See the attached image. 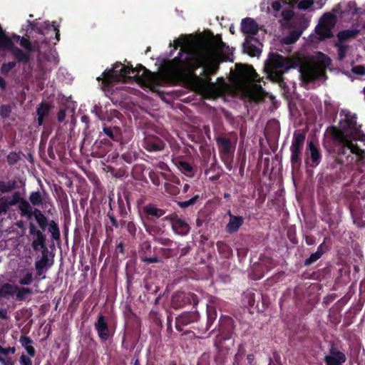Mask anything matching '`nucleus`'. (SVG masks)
Returning <instances> with one entry per match:
<instances>
[{
    "label": "nucleus",
    "mask_w": 365,
    "mask_h": 365,
    "mask_svg": "<svg viewBox=\"0 0 365 365\" xmlns=\"http://www.w3.org/2000/svg\"><path fill=\"white\" fill-rule=\"evenodd\" d=\"M220 63L219 56L207 47H182L178 56L167 62L160 76L141 64L133 68L131 64L125 66L117 61L96 79L104 88H110L116 82L127 83L132 78L138 83L154 86L158 85L160 78L167 83H183L197 87L203 82L212 84L211 76L217 73Z\"/></svg>",
    "instance_id": "1"
},
{
    "label": "nucleus",
    "mask_w": 365,
    "mask_h": 365,
    "mask_svg": "<svg viewBox=\"0 0 365 365\" xmlns=\"http://www.w3.org/2000/svg\"><path fill=\"white\" fill-rule=\"evenodd\" d=\"M331 136L339 148L338 160L342 164L362 163L365 160V150L361 149L353 141H365V134L360 130L355 115H346L340 121V128H333Z\"/></svg>",
    "instance_id": "2"
},
{
    "label": "nucleus",
    "mask_w": 365,
    "mask_h": 365,
    "mask_svg": "<svg viewBox=\"0 0 365 365\" xmlns=\"http://www.w3.org/2000/svg\"><path fill=\"white\" fill-rule=\"evenodd\" d=\"M322 55V63H303L299 66V71L303 83L309 84L326 76V67L330 63L331 59L323 53Z\"/></svg>",
    "instance_id": "3"
},
{
    "label": "nucleus",
    "mask_w": 365,
    "mask_h": 365,
    "mask_svg": "<svg viewBox=\"0 0 365 365\" xmlns=\"http://www.w3.org/2000/svg\"><path fill=\"white\" fill-rule=\"evenodd\" d=\"M306 138V134L296 130L294 133L292 145L290 146V163L292 168H298L302 164V150Z\"/></svg>",
    "instance_id": "4"
},
{
    "label": "nucleus",
    "mask_w": 365,
    "mask_h": 365,
    "mask_svg": "<svg viewBox=\"0 0 365 365\" xmlns=\"http://www.w3.org/2000/svg\"><path fill=\"white\" fill-rule=\"evenodd\" d=\"M242 302L245 307L244 312L247 309L250 314H253L255 312H262L264 309L262 294L257 293L256 295L252 290L247 289L242 294Z\"/></svg>",
    "instance_id": "5"
},
{
    "label": "nucleus",
    "mask_w": 365,
    "mask_h": 365,
    "mask_svg": "<svg viewBox=\"0 0 365 365\" xmlns=\"http://www.w3.org/2000/svg\"><path fill=\"white\" fill-rule=\"evenodd\" d=\"M164 221H167L170 224L171 229L174 234L186 236L190 231V226L187 220L177 212H173L164 217Z\"/></svg>",
    "instance_id": "6"
},
{
    "label": "nucleus",
    "mask_w": 365,
    "mask_h": 365,
    "mask_svg": "<svg viewBox=\"0 0 365 365\" xmlns=\"http://www.w3.org/2000/svg\"><path fill=\"white\" fill-rule=\"evenodd\" d=\"M197 303L198 297L194 293L177 291L172 296L171 305L175 309L182 308L186 305H192L194 307Z\"/></svg>",
    "instance_id": "7"
},
{
    "label": "nucleus",
    "mask_w": 365,
    "mask_h": 365,
    "mask_svg": "<svg viewBox=\"0 0 365 365\" xmlns=\"http://www.w3.org/2000/svg\"><path fill=\"white\" fill-rule=\"evenodd\" d=\"M166 212L167 209L154 202L148 203L143 207V216L148 222H155L164 216Z\"/></svg>",
    "instance_id": "8"
},
{
    "label": "nucleus",
    "mask_w": 365,
    "mask_h": 365,
    "mask_svg": "<svg viewBox=\"0 0 365 365\" xmlns=\"http://www.w3.org/2000/svg\"><path fill=\"white\" fill-rule=\"evenodd\" d=\"M29 234L35 236L31 242L32 249L35 252H38L40 249L41 251L48 250L46 244V235L40 230H38L33 222L29 223Z\"/></svg>",
    "instance_id": "9"
},
{
    "label": "nucleus",
    "mask_w": 365,
    "mask_h": 365,
    "mask_svg": "<svg viewBox=\"0 0 365 365\" xmlns=\"http://www.w3.org/2000/svg\"><path fill=\"white\" fill-rule=\"evenodd\" d=\"M143 146L148 152H158L164 150L165 143L155 135L146 134L143 138Z\"/></svg>",
    "instance_id": "10"
},
{
    "label": "nucleus",
    "mask_w": 365,
    "mask_h": 365,
    "mask_svg": "<svg viewBox=\"0 0 365 365\" xmlns=\"http://www.w3.org/2000/svg\"><path fill=\"white\" fill-rule=\"evenodd\" d=\"M100 138L96 140L92 146V154L96 158H103L109 153L113 148L112 143L106 138Z\"/></svg>",
    "instance_id": "11"
},
{
    "label": "nucleus",
    "mask_w": 365,
    "mask_h": 365,
    "mask_svg": "<svg viewBox=\"0 0 365 365\" xmlns=\"http://www.w3.org/2000/svg\"><path fill=\"white\" fill-rule=\"evenodd\" d=\"M216 143L221 159L233 158L235 147L232 146L230 138L225 136H218L216 138Z\"/></svg>",
    "instance_id": "12"
},
{
    "label": "nucleus",
    "mask_w": 365,
    "mask_h": 365,
    "mask_svg": "<svg viewBox=\"0 0 365 365\" xmlns=\"http://www.w3.org/2000/svg\"><path fill=\"white\" fill-rule=\"evenodd\" d=\"M346 360L344 353L339 351L338 349L331 344L329 354L324 357L327 365H342Z\"/></svg>",
    "instance_id": "13"
},
{
    "label": "nucleus",
    "mask_w": 365,
    "mask_h": 365,
    "mask_svg": "<svg viewBox=\"0 0 365 365\" xmlns=\"http://www.w3.org/2000/svg\"><path fill=\"white\" fill-rule=\"evenodd\" d=\"M268 65L272 68L284 69V71L289 70L290 68H294L291 65V61L282 56L279 53H272L269 56Z\"/></svg>",
    "instance_id": "14"
},
{
    "label": "nucleus",
    "mask_w": 365,
    "mask_h": 365,
    "mask_svg": "<svg viewBox=\"0 0 365 365\" xmlns=\"http://www.w3.org/2000/svg\"><path fill=\"white\" fill-rule=\"evenodd\" d=\"M160 175L168 181L164 184L165 192L172 195H178L180 193V188L178 187V185L180 184V179L175 175H168L164 173H160Z\"/></svg>",
    "instance_id": "15"
},
{
    "label": "nucleus",
    "mask_w": 365,
    "mask_h": 365,
    "mask_svg": "<svg viewBox=\"0 0 365 365\" xmlns=\"http://www.w3.org/2000/svg\"><path fill=\"white\" fill-rule=\"evenodd\" d=\"M227 215L230 217V220L225 227V230L229 234H234L244 224V218L242 216L232 214L230 210L228 211Z\"/></svg>",
    "instance_id": "16"
},
{
    "label": "nucleus",
    "mask_w": 365,
    "mask_h": 365,
    "mask_svg": "<svg viewBox=\"0 0 365 365\" xmlns=\"http://www.w3.org/2000/svg\"><path fill=\"white\" fill-rule=\"evenodd\" d=\"M236 69L242 78L257 81L258 74L252 66L237 64Z\"/></svg>",
    "instance_id": "17"
},
{
    "label": "nucleus",
    "mask_w": 365,
    "mask_h": 365,
    "mask_svg": "<svg viewBox=\"0 0 365 365\" xmlns=\"http://www.w3.org/2000/svg\"><path fill=\"white\" fill-rule=\"evenodd\" d=\"M241 31L245 34L256 35L259 31V26L253 19L247 17L242 20Z\"/></svg>",
    "instance_id": "18"
},
{
    "label": "nucleus",
    "mask_w": 365,
    "mask_h": 365,
    "mask_svg": "<svg viewBox=\"0 0 365 365\" xmlns=\"http://www.w3.org/2000/svg\"><path fill=\"white\" fill-rule=\"evenodd\" d=\"M309 150L312 167H317L322 161V154L319 148L314 145L313 141H309L307 144Z\"/></svg>",
    "instance_id": "19"
},
{
    "label": "nucleus",
    "mask_w": 365,
    "mask_h": 365,
    "mask_svg": "<svg viewBox=\"0 0 365 365\" xmlns=\"http://www.w3.org/2000/svg\"><path fill=\"white\" fill-rule=\"evenodd\" d=\"M253 41H257V38L247 36H246L245 43H243V48L245 53L252 57L257 56L261 53L260 50L252 43Z\"/></svg>",
    "instance_id": "20"
},
{
    "label": "nucleus",
    "mask_w": 365,
    "mask_h": 365,
    "mask_svg": "<svg viewBox=\"0 0 365 365\" xmlns=\"http://www.w3.org/2000/svg\"><path fill=\"white\" fill-rule=\"evenodd\" d=\"M19 210L21 217H26L28 220H31L33 217L34 209L32 207L31 204L24 198L19 203Z\"/></svg>",
    "instance_id": "21"
},
{
    "label": "nucleus",
    "mask_w": 365,
    "mask_h": 365,
    "mask_svg": "<svg viewBox=\"0 0 365 365\" xmlns=\"http://www.w3.org/2000/svg\"><path fill=\"white\" fill-rule=\"evenodd\" d=\"M95 328L101 339L107 340L108 339L110 331L106 321H96Z\"/></svg>",
    "instance_id": "22"
},
{
    "label": "nucleus",
    "mask_w": 365,
    "mask_h": 365,
    "mask_svg": "<svg viewBox=\"0 0 365 365\" xmlns=\"http://www.w3.org/2000/svg\"><path fill=\"white\" fill-rule=\"evenodd\" d=\"M120 225L124 227L132 238H135L138 232H141L140 227L133 220H120Z\"/></svg>",
    "instance_id": "23"
},
{
    "label": "nucleus",
    "mask_w": 365,
    "mask_h": 365,
    "mask_svg": "<svg viewBox=\"0 0 365 365\" xmlns=\"http://www.w3.org/2000/svg\"><path fill=\"white\" fill-rule=\"evenodd\" d=\"M294 26L303 32L309 25V19L305 14H297L293 19Z\"/></svg>",
    "instance_id": "24"
},
{
    "label": "nucleus",
    "mask_w": 365,
    "mask_h": 365,
    "mask_svg": "<svg viewBox=\"0 0 365 365\" xmlns=\"http://www.w3.org/2000/svg\"><path fill=\"white\" fill-rule=\"evenodd\" d=\"M103 131L106 135L109 137L111 140L118 142L121 140L122 133L120 128L113 126V127H107L104 126L103 128Z\"/></svg>",
    "instance_id": "25"
},
{
    "label": "nucleus",
    "mask_w": 365,
    "mask_h": 365,
    "mask_svg": "<svg viewBox=\"0 0 365 365\" xmlns=\"http://www.w3.org/2000/svg\"><path fill=\"white\" fill-rule=\"evenodd\" d=\"M19 289V287L13 285L9 283H4L0 288V299H9V297L14 296L16 292Z\"/></svg>",
    "instance_id": "26"
},
{
    "label": "nucleus",
    "mask_w": 365,
    "mask_h": 365,
    "mask_svg": "<svg viewBox=\"0 0 365 365\" xmlns=\"http://www.w3.org/2000/svg\"><path fill=\"white\" fill-rule=\"evenodd\" d=\"M145 231L153 237V240L155 237H158L165 232L164 226H160L158 224L145 225Z\"/></svg>",
    "instance_id": "27"
},
{
    "label": "nucleus",
    "mask_w": 365,
    "mask_h": 365,
    "mask_svg": "<svg viewBox=\"0 0 365 365\" xmlns=\"http://www.w3.org/2000/svg\"><path fill=\"white\" fill-rule=\"evenodd\" d=\"M359 32L360 31L358 29H346L339 31L337 34V37L339 41L342 43L346 41L355 38Z\"/></svg>",
    "instance_id": "28"
},
{
    "label": "nucleus",
    "mask_w": 365,
    "mask_h": 365,
    "mask_svg": "<svg viewBox=\"0 0 365 365\" xmlns=\"http://www.w3.org/2000/svg\"><path fill=\"white\" fill-rule=\"evenodd\" d=\"M33 217L35 218L39 227L44 230L49 223L45 215L40 210L34 208Z\"/></svg>",
    "instance_id": "29"
},
{
    "label": "nucleus",
    "mask_w": 365,
    "mask_h": 365,
    "mask_svg": "<svg viewBox=\"0 0 365 365\" xmlns=\"http://www.w3.org/2000/svg\"><path fill=\"white\" fill-rule=\"evenodd\" d=\"M302 30L294 29L289 31V34L284 37V42L286 44H292L294 43L302 36Z\"/></svg>",
    "instance_id": "30"
},
{
    "label": "nucleus",
    "mask_w": 365,
    "mask_h": 365,
    "mask_svg": "<svg viewBox=\"0 0 365 365\" xmlns=\"http://www.w3.org/2000/svg\"><path fill=\"white\" fill-rule=\"evenodd\" d=\"M336 16L334 14L331 13H325L320 19L319 24H323L326 26H329L331 29V28L335 24Z\"/></svg>",
    "instance_id": "31"
},
{
    "label": "nucleus",
    "mask_w": 365,
    "mask_h": 365,
    "mask_svg": "<svg viewBox=\"0 0 365 365\" xmlns=\"http://www.w3.org/2000/svg\"><path fill=\"white\" fill-rule=\"evenodd\" d=\"M216 246L219 253L223 255L225 258H229L232 255L231 247L225 242L219 241Z\"/></svg>",
    "instance_id": "32"
},
{
    "label": "nucleus",
    "mask_w": 365,
    "mask_h": 365,
    "mask_svg": "<svg viewBox=\"0 0 365 365\" xmlns=\"http://www.w3.org/2000/svg\"><path fill=\"white\" fill-rule=\"evenodd\" d=\"M29 200L30 203L34 206H40L43 204V198L40 191L31 192L29 195Z\"/></svg>",
    "instance_id": "33"
},
{
    "label": "nucleus",
    "mask_w": 365,
    "mask_h": 365,
    "mask_svg": "<svg viewBox=\"0 0 365 365\" xmlns=\"http://www.w3.org/2000/svg\"><path fill=\"white\" fill-rule=\"evenodd\" d=\"M48 226V232L51 234L52 240L58 241L61 238V232L58 224L54 220H51Z\"/></svg>",
    "instance_id": "34"
},
{
    "label": "nucleus",
    "mask_w": 365,
    "mask_h": 365,
    "mask_svg": "<svg viewBox=\"0 0 365 365\" xmlns=\"http://www.w3.org/2000/svg\"><path fill=\"white\" fill-rule=\"evenodd\" d=\"M17 187L16 181L14 180H9L7 182L0 180V192L1 193H7Z\"/></svg>",
    "instance_id": "35"
},
{
    "label": "nucleus",
    "mask_w": 365,
    "mask_h": 365,
    "mask_svg": "<svg viewBox=\"0 0 365 365\" xmlns=\"http://www.w3.org/2000/svg\"><path fill=\"white\" fill-rule=\"evenodd\" d=\"M179 247L180 244H177V247H168V248L162 247L160 249V252L166 258L173 257L178 255Z\"/></svg>",
    "instance_id": "36"
},
{
    "label": "nucleus",
    "mask_w": 365,
    "mask_h": 365,
    "mask_svg": "<svg viewBox=\"0 0 365 365\" xmlns=\"http://www.w3.org/2000/svg\"><path fill=\"white\" fill-rule=\"evenodd\" d=\"M129 201L128 198L125 199V201L119 196L118 198V213L119 215L121 217H125L128 215V212L126 210L125 205H127L129 207Z\"/></svg>",
    "instance_id": "37"
},
{
    "label": "nucleus",
    "mask_w": 365,
    "mask_h": 365,
    "mask_svg": "<svg viewBox=\"0 0 365 365\" xmlns=\"http://www.w3.org/2000/svg\"><path fill=\"white\" fill-rule=\"evenodd\" d=\"M178 168L181 172L187 176L192 177L194 175L193 168L190 163L187 161H180Z\"/></svg>",
    "instance_id": "38"
},
{
    "label": "nucleus",
    "mask_w": 365,
    "mask_h": 365,
    "mask_svg": "<svg viewBox=\"0 0 365 365\" xmlns=\"http://www.w3.org/2000/svg\"><path fill=\"white\" fill-rule=\"evenodd\" d=\"M316 33L322 38H326L331 36V29L323 24H319L315 29Z\"/></svg>",
    "instance_id": "39"
},
{
    "label": "nucleus",
    "mask_w": 365,
    "mask_h": 365,
    "mask_svg": "<svg viewBox=\"0 0 365 365\" xmlns=\"http://www.w3.org/2000/svg\"><path fill=\"white\" fill-rule=\"evenodd\" d=\"M139 256L142 259L143 255H148L151 253V243L148 240L142 242L139 245Z\"/></svg>",
    "instance_id": "40"
},
{
    "label": "nucleus",
    "mask_w": 365,
    "mask_h": 365,
    "mask_svg": "<svg viewBox=\"0 0 365 365\" xmlns=\"http://www.w3.org/2000/svg\"><path fill=\"white\" fill-rule=\"evenodd\" d=\"M51 110V106L46 102H41L36 110L38 116L46 117Z\"/></svg>",
    "instance_id": "41"
},
{
    "label": "nucleus",
    "mask_w": 365,
    "mask_h": 365,
    "mask_svg": "<svg viewBox=\"0 0 365 365\" xmlns=\"http://www.w3.org/2000/svg\"><path fill=\"white\" fill-rule=\"evenodd\" d=\"M154 242L166 247H177V244H179L178 242H174L171 239L163 237L162 235L158 237H155Z\"/></svg>",
    "instance_id": "42"
},
{
    "label": "nucleus",
    "mask_w": 365,
    "mask_h": 365,
    "mask_svg": "<svg viewBox=\"0 0 365 365\" xmlns=\"http://www.w3.org/2000/svg\"><path fill=\"white\" fill-rule=\"evenodd\" d=\"M199 199L200 195H195L188 200L178 202V205L182 209H185L190 206L194 205Z\"/></svg>",
    "instance_id": "43"
},
{
    "label": "nucleus",
    "mask_w": 365,
    "mask_h": 365,
    "mask_svg": "<svg viewBox=\"0 0 365 365\" xmlns=\"http://www.w3.org/2000/svg\"><path fill=\"white\" fill-rule=\"evenodd\" d=\"M51 26L48 21H44L43 24L41 26H38L36 27V30L34 31L37 32L39 34L46 35L48 34V31H51Z\"/></svg>",
    "instance_id": "44"
},
{
    "label": "nucleus",
    "mask_w": 365,
    "mask_h": 365,
    "mask_svg": "<svg viewBox=\"0 0 365 365\" xmlns=\"http://www.w3.org/2000/svg\"><path fill=\"white\" fill-rule=\"evenodd\" d=\"M41 254L42 255L41 259L35 262V265H40L41 267L47 268L48 267H49V259L48 256V250H42Z\"/></svg>",
    "instance_id": "45"
},
{
    "label": "nucleus",
    "mask_w": 365,
    "mask_h": 365,
    "mask_svg": "<svg viewBox=\"0 0 365 365\" xmlns=\"http://www.w3.org/2000/svg\"><path fill=\"white\" fill-rule=\"evenodd\" d=\"M19 43L21 46H22L29 52H33L35 51V48L33 46L29 38L22 36Z\"/></svg>",
    "instance_id": "46"
},
{
    "label": "nucleus",
    "mask_w": 365,
    "mask_h": 365,
    "mask_svg": "<svg viewBox=\"0 0 365 365\" xmlns=\"http://www.w3.org/2000/svg\"><path fill=\"white\" fill-rule=\"evenodd\" d=\"M16 293V299L18 300L22 301L26 299V294H32V289L31 288H27V287H22V288L19 287V289H17Z\"/></svg>",
    "instance_id": "47"
},
{
    "label": "nucleus",
    "mask_w": 365,
    "mask_h": 365,
    "mask_svg": "<svg viewBox=\"0 0 365 365\" xmlns=\"http://www.w3.org/2000/svg\"><path fill=\"white\" fill-rule=\"evenodd\" d=\"M9 200L7 197H0V215H5L9 210Z\"/></svg>",
    "instance_id": "48"
},
{
    "label": "nucleus",
    "mask_w": 365,
    "mask_h": 365,
    "mask_svg": "<svg viewBox=\"0 0 365 365\" xmlns=\"http://www.w3.org/2000/svg\"><path fill=\"white\" fill-rule=\"evenodd\" d=\"M16 63L15 61H9L4 63L1 66V73L3 75H7L15 66Z\"/></svg>",
    "instance_id": "49"
},
{
    "label": "nucleus",
    "mask_w": 365,
    "mask_h": 365,
    "mask_svg": "<svg viewBox=\"0 0 365 365\" xmlns=\"http://www.w3.org/2000/svg\"><path fill=\"white\" fill-rule=\"evenodd\" d=\"M297 3V8L300 10H307L310 9L314 4V0H299Z\"/></svg>",
    "instance_id": "50"
},
{
    "label": "nucleus",
    "mask_w": 365,
    "mask_h": 365,
    "mask_svg": "<svg viewBox=\"0 0 365 365\" xmlns=\"http://www.w3.org/2000/svg\"><path fill=\"white\" fill-rule=\"evenodd\" d=\"M109 206H110V211H109L107 213V216L106 217L108 218L110 225L113 227H114L115 228H118L119 227V225H120V222H118V220L115 218V217L114 216L113 213L111 212L113 208H112V205H111V202H109Z\"/></svg>",
    "instance_id": "51"
},
{
    "label": "nucleus",
    "mask_w": 365,
    "mask_h": 365,
    "mask_svg": "<svg viewBox=\"0 0 365 365\" xmlns=\"http://www.w3.org/2000/svg\"><path fill=\"white\" fill-rule=\"evenodd\" d=\"M11 113V107L10 105L3 104L0 106V116L6 119L9 117Z\"/></svg>",
    "instance_id": "52"
},
{
    "label": "nucleus",
    "mask_w": 365,
    "mask_h": 365,
    "mask_svg": "<svg viewBox=\"0 0 365 365\" xmlns=\"http://www.w3.org/2000/svg\"><path fill=\"white\" fill-rule=\"evenodd\" d=\"M7 163L9 165L16 164L20 160V155L16 152H11L7 155Z\"/></svg>",
    "instance_id": "53"
},
{
    "label": "nucleus",
    "mask_w": 365,
    "mask_h": 365,
    "mask_svg": "<svg viewBox=\"0 0 365 365\" xmlns=\"http://www.w3.org/2000/svg\"><path fill=\"white\" fill-rule=\"evenodd\" d=\"M321 257H322V256L319 255V252H315L314 253L311 254L309 257H308L307 259H306L304 260V264L305 266H310L311 264H312L313 263L317 262Z\"/></svg>",
    "instance_id": "54"
},
{
    "label": "nucleus",
    "mask_w": 365,
    "mask_h": 365,
    "mask_svg": "<svg viewBox=\"0 0 365 365\" xmlns=\"http://www.w3.org/2000/svg\"><path fill=\"white\" fill-rule=\"evenodd\" d=\"M24 198L21 197L19 192H15L12 195V198L9 200V206H14L16 205H19V203L23 200Z\"/></svg>",
    "instance_id": "55"
},
{
    "label": "nucleus",
    "mask_w": 365,
    "mask_h": 365,
    "mask_svg": "<svg viewBox=\"0 0 365 365\" xmlns=\"http://www.w3.org/2000/svg\"><path fill=\"white\" fill-rule=\"evenodd\" d=\"M296 14L292 9H284L282 11V16L286 21L293 20Z\"/></svg>",
    "instance_id": "56"
},
{
    "label": "nucleus",
    "mask_w": 365,
    "mask_h": 365,
    "mask_svg": "<svg viewBox=\"0 0 365 365\" xmlns=\"http://www.w3.org/2000/svg\"><path fill=\"white\" fill-rule=\"evenodd\" d=\"M336 46L338 47V58L342 61L346 57L348 46L337 43Z\"/></svg>",
    "instance_id": "57"
},
{
    "label": "nucleus",
    "mask_w": 365,
    "mask_h": 365,
    "mask_svg": "<svg viewBox=\"0 0 365 365\" xmlns=\"http://www.w3.org/2000/svg\"><path fill=\"white\" fill-rule=\"evenodd\" d=\"M33 282V275L30 272H27L23 278H21L19 283L21 285H30Z\"/></svg>",
    "instance_id": "58"
},
{
    "label": "nucleus",
    "mask_w": 365,
    "mask_h": 365,
    "mask_svg": "<svg viewBox=\"0 0 365 365\" xmlns=\"http://www.w3.org/2000/svg\"><path fill=\"white\" fill-rule=\"evenodd\" d=\"M144 283H145V289H146V291L148 292L151 293V294H156L158 292L159 288L155 284L149 283L148 281H145Z\"/></svg>",
    "instance_id": "59"
},
{
    "label": "nucleus",
    "mask_w": 365,
    "mask_h": 365,
    "mask_svg": "<svg viewBox=\"0 0 365 365\" xmlns=\"http://www.w3.org/2000/svg\"><path fill=\"white\" fill-rule=\"evenodd\" d=\"M260 262L262 264H264L269 269H271L273 267L275 266L274 259L269 257H264L262 258H260Z\"/></svg>",
    "instance_id": "60"
},
{
    "label": "nucleus",
    "mask_w": 365,
    "mask_h": 365,
    "mask_svg": "<svg viewBox=\"0 0 365 365\" xmlns=\"http://www.w3.org/2000/svg\"><path fill=\"white\" fill-rule=\"evenodd\" d=\"M141 261L146 264L158 263L160 262L158 257H148V255H143Z\"/></svg>",
    "instance_id": "61"
},
{
    "label": "nucleus",
    "mask_w": 365,
    "mask_h": 365,
    "mask_svg": "<svg viewBox=\"0 0 365 365\" xmlns=\"http://www.w3.org/2000/svg\"><path fill=\"white\" fill-rule=\"evenodd\" d=\"M351 72L356 75L364 76L365 75V66L363 65H358L352 67Z\"/></svg>",
    "instance_id": "62"
},
{
    "label": "nucleus",
    "mask_w": 365,
    "mask_h": 365,
    "mask_svg": "<svg viewBox=\"0 0 365 365\" xmlns=\"http://www.w3.org/2000/svg\"><path fill=\"white\" fill-rule=\"evenodd\" d=\"M207 319L209 320L216 319L217 318V312L214 307L212 306H207Z\"/></svg>",
    "instance_id": "63"
},
{
    "label": "nucleus",
    "mask_w": 365,
    "mask_h": 365,
    "mask_svg": "<svg viewBox=\"0 0 365 365\" xmlns=\"http://www.w3.org/2000/svg\"><path fill=\"white\" fill-rule=\"evenodd\" d=\"M51 31L55 33V38L56 40V42L60 41V31H59V25L57 24L56 21H53L51 24Z\"/></svg>",
    "instance_id": "64"
}]
</instances>
